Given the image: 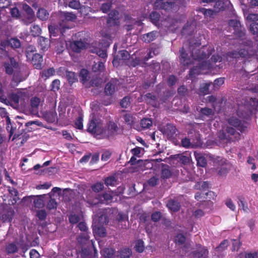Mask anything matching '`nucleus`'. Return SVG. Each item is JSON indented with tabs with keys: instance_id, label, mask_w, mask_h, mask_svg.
Here are the masks:
<instances>
[{
	"instance_id": "1",
	"label": "nucleus",
	"mask_w": 258,
	"mask_h": 258,
	"mask_svg": "<svg viewBox=\"0 0 258 258\" xmlns=\"http://www.w3.org/2000/svg\"><path fill=\"white\" fill-rule=\"evenodd\" d=\"M180 61L184 66L188 65L190 63H195V61H198L199 66H196V68L190 70L189 72V76L192 77L195 75L204 73L203 71L206 69L209 68V64L207 61H205V59L207 57V54L204 53L203 50H196L195 52L192 53V60L190 58L186 57V54L185 53L184 49L182 48L180 50Z\"/></svg>"
},
{
	"instance_id": "2",
	"label": "nucleus",
	"mask_w": 258,
	"mask_h": 258,
	"mask_svg": "<svg viewBox=\"0 0 258 258\" xmlns=\"http://www.w3.org/2000/svg\"><path fill=\"white\" fill-rule=\"evenodd\" d=\"M225 161L220 157L215 158L214 156L211 155V162H213L214 165H218L216 171L220 177H226L231 169V165Z\"/></svg>"
},
{
	"instance_id": "3",
	"label": "nucleus",
	"mask_w": 258,
	"mask_h": 258,
	"mask_svg": "<svg viewBox=\"0 0 258 258\" xmlns=\"http://www.w3.org/2000/svg\"><path fill=\"white\" fill-rule=\"evenodd\" d=\"M154 7L157 9H162L167 11L172 9L176 10L178 7V0H168L166 3H164L162 0H157L154 4Z\"/></svg>"
},
{
	"instance_id": "4",
	"label": "nucleus",
	"mask_w": 258,
	"mask_h": 258,
	"mask_svg": "<svg viewBox=\"0 0 258 258\" xmlns=\"http://www.w3.org/2000/svg\"><path fill=\"white\" fill-rule=\"evenodd\" d=\"M228 123L241 133L246 132L249 125V123L247 122L241 121L238 118L234 116H232L228 119Z\"/></svg>"
},
{
	"instance_id": "5",
	"label": "nucleus",
	"mask_w": 258,
	"mask_h": 258,
	"mask_svg": "<svg viewBox=\"0 0 258 258\" xmlns=\"http://www.w3.org/2000/svg\"><path fill=\"white\" fill-rule=\"evenodd\" d=\"M62 23L59 24V29L61 33L64 32L66 29H69L70 27L66 24L67 22L73 21L76 19V16L73 13L63 12L60 16Z\"/></svg>"
},
{
	"instance_id": "6",
	"label": "nucleus",
	"mask_w": 258,
	"mask_h": 258,
	"mask_svg": "<svg viewBox=\"0 0 258 258\" xmlns=\"http://www.w3.org/2000/svg\"><path fill=\"white\" fill-rule=\"evenodd\" d=\"M228 25L234 29V34L238 37H242L245 35V30L241 29V24L239 20L236 19L230 20Z\"/></svg>"
},
{
	"instance_id": "7",
	"label": "nucleus",
	"mask_w": 258,
	"mask_h": 258,
	"mask_svg": "<svg viewBox=\"0 0 258 258\" xmlns=\"http://www.w3.org/2000/svg\"><path fill=\"white\" fill-rule=\"evenodd\" d=\"M87 131L92 134H99L103 133L101 124L100 121L95 118L94 116L92 117V118L89 123Z\"/></svg>"
},
{
	"instance_id": "8",
	"label": "nucleus",
	"mask_w": 258,
	"mask_h": 258,
	"mask_svg": "<svg viewBox=\"0 0 258 258\" xmlns=\"http://www.w3.org/2000/svg\"><path fill=\"white\" fill-rule=\"evenodd\" d=\"M160 131L168 139H170L174 137L177 129L174 125L168 123L165 126L160 127Z\"/></svg>"
},
{
	"instance_id": "9",
	"label": "nucleus",
	"mask_w": 258,
	"mask_h": 258,
	"mask_svg": "<svg viewBox=\"0 0 258 258\" xmlns=\"http://www.w3.org/2000/svg\"><path fill=\"white\" fill-rule=\"evenodd\" d=\"M228 0H211V15H213L225 9V3Z\"/></svg>"
},
{
	"instance_id": "10",
	"label": "nucleus",
	"mask_w": 258,
	"mask_h": 258,
	"mask_svg": "<svg viewBox=\"0 0 258 258\" xmlns=\"http://www.w3.org/2000/svg\"><path fill=\"white\" fill-rule=\"evenodd\" d=\"M223 98H220L217 100V98L213 95H211V103L213 108V111L211 108V115L212 113H219L222 108L224 106V103Z\"/></svg>"
},
{
	"instance_id": "11",
	"label": "nucleus",
	"mask_w": 258,
	"mask_h": 258,
	"mask_svg": "<svg viewBox=\"0 0 258 258\" xmlns=\"http://www.w3.org/2000/svg\"><path fill=\"white\" fill-rule=\"evenodd\" d=\"M119 84L117 80H112L108 83L105 88V93L107 95H112L116 90L118 89L117 85Z\"/></svg>"
},
{
	"instance_id": "12",
	"label": "nucleus",
	"mask_w": 258,
	"mask_h": 258,
	"mask_svg": "<svg viewBox=\"0 0 258 258\" xmlns=\"http://www.w3.org/2000/svg\"><path fill=\"white\" fill-rule=\"evenodd\" d=\"M41 104V100L37 97H32L30 100L31 113L33 115L38 114V107Z\"/></svg>"
},
{
	"instance_id": "13",
	"label": "nucleus",
	"mask_w": 258,
	"mask_h": 258,
	"mask_svg": "<svg viewBox=\"0 0 258 258\" xmlns=\"http://www.w3.org/2000/svg\"><path fill=\"white\" fill-rule=\"evenodd\" d=\"M18 66V63L13 57L9 58V61L5 63L6 72L8 74H12L14 71V68H17Z\"/></svg>"
},
{
	"instance_id": "14",
	"label": "nucleus",
	"mask_w": 258,
	"mask_h": 258,
	"mask_svg": "<svg viewBox=\"0 0 258 258\" xmlns=\"http://www.w3.org/2000/svg\"><path fill=\"white\" fill-rule=\"evenodd\" d=\"M4 46H10L13 49L20 48L21 46L20 41L16 38H12L10 39L2 42Z\"/></svg>"
},
{
	"instance_id": "15",
	"label": "nucleus",
	"mask_w": 258,
	"mask_h": 258,
	"mask_svg": "<svg viewBox=\"0 0 258 258\" xmlns=\"http://www.w3.org/2000/svg\"><path fill=\"white\" fill-rule=\"evenodd\" d=\"M117 125L114 122H110L108 124L107 128L102 131L103 133L109 137L112 136L117 131Z\"/></svg>"
},
{
	"instance_id": "16",
	"label": "nucleus",
	"mask_w": 258,
	"mask_h": 258,
	"mask_svg": "<svg viewBox=\"0 0 258 258\" xmlns=\"http://www.w3.org/2000/svg\"><path fill=\"white\" fill-rule=\"evenodd\" d=\"M45 119L49 122L53 123L57 120V114L54 109L50 110L44 115Z\"/></svg>"
},
{
	"instance_id": "17",
	"label": "nucleus",
	"mask_w": 258,
	"mask_h": 258,
	"mask_svg": "<svg viewBox=\"0 0 258 258\" xmlns=\"http://www.w3.org/2000/svg\"><path fill=\"white\" fill-rule=\"evenodd\" d=\"M24 9L28 15V20H25L24 23L25 24L28 25L33 21L34 14L32 9L29 6L25 5Z\"/></svg>"
},
{
	"instance_id": "18",
	"label": "nucleus",
	"mask_w": 258,
	"mask_h": 258,
	"mask_svg": "<svg viewBox=\"0 0 258 258\" xmlns=\"http://www.w3.org/2000/svg\"><path fill=\"white\" fill-rule=\"evenodd\" d=\"M38 42L40 47V49L44 51L46 50L50 44V41L48 39L44 38V37H40L38 39Z\"/></svg>"
},
{
	"instance_id": "19",
	"label": "nucleus",
	"mask_w": 258,
	"mask_h": 258,
	"mask_svg": "<svg viewBox=\"0 0 258 258\" xmlns=\"http://www.w3.org/2000/svg\"><path fill=\"white\" fill-rule=\"evenodd\" d=\"M112 199V196L108 193H105L102 195H98L97 197L98 202H95L94 204L99 203H108L111 202Z\"/></svg>"
},
{
	"instance_id": "20",
	"label": "nucleus",
	"mask_w": 258,
	"mask_h": 258,
	"mask_svg": "<svg viewBox=\"0 0 258 258\" xmlns=\"http://www.w3.org/2000/svg\"><path fill=\"white\" fill-rule=\"evenodd\" d=\"M32 60L35 68L37 69H41V62H42V57L40 54L38 53L34 54Z\"/></svg>"
},
{
	"instance_id": "21",
	"label": "nucleus",
	"mask_w": 258,
	"mask_h": 258,
	"mask_svg": "<svg viewBox=\"0 0 258 258\" xmlns=\"http://www.w3.org/2000/svg\"><path fill=\"white\" fill-rule=\"evenodd\" d=\"M132 254V251L129 248H123L117 252V256L120 258H128Z\"/></svg>"
},
{
	"instance_id": "22",
	"label": "nucleus",
	"mask_w": 258,
	"mask_h": 258,
	"mask_svg": "<svg viewBox=\"0 0 258 258\" xmlns=\"http://www.w3.org/2000/svg\"><path fill=\"white\" fill-rule=\"evenodd\" d=\"M19 98L20 100V103L23 105L25 103V100H27L29 98V94L25 89H22L17 92Z\"/></svg>"
},
{
	"instance_id": "23",
	"label": "nucleus",
	"mask_w": 258,
	"mask_h": 258,
	"mask_svg": "<svg viewBox=\"0 0 258 258\" xmlns=\"http://www.w3.org/2000/svg\"><path fill=\"white\" fill-rule=\"evenodd\" d=\"M71 47L74 51L79 52L86 47V44L82 41H77L71 45Z\"/></svg>"
},
{
	"instance_id": "24",
	"label": "nucleus",
	"mask_w": 258,
	"mask_h": 258,
	"mask_svg": "<svg viewBox=\"0 0 258 258\" xmlns=\"http://www.w3.org/2000/svg\"><path fill=\"white\" fill-rule=\"evenodd\" d=\"M167 207L173 212L178 211L180 208V204L174 200H170L167 204Z\"/></svg>"
},
{
	"instance_id": "25",
	"label": "nucleus",
	"mask_w": 258,
	"mask_h": 258,
	"mask_svg": "<svg viewBox=\"0 0 258 258\" xmlns=\"http://www.w3.org/2000/svg\"><path fill=\"white\" fill-rule=\"evenodd\" d=\"M157 34L156 31H152L144 35L143 39L145 42L149 43L155 39Z\"/></svg>"
},
{
	"instance_id": "26",
	"label": "nucleus",
	"mask_w": 258,
	"mask_h": 258,
	"mask_svg": "<svg viewBox=\"0 0 258 258\" xmlns=\"http://www.w3.org/2000/svg\"><path fill=\"white\" fill-rule=\"evenodd\" d=\"M195 155L197 161L198 165L201 167H205L207 164L205 158L200 154L197 153L196 152H195Z\"/></svg>"
},
{
	"instance_id": "27",
	"label": "nucleus",
	"mask_w": 258,
	"mask_h": 258,
	"mask_svg": "<svg viewBox=\"0 0 258 258\" xmlns=\"http://www.w3.org/2000/svg\"><path fill=\"white\" fill-rule=\"evenodd\" d=\"M37 15L40 20H46L48 18L49 14L46 10L41 8L38 10Z\"/></svg>"
},
{
	"instance_id": "28",
	"label": "nucleus",
	"mask_w": 258,
	"mask_h": 258,
	"mask_svg": "<svg viewBox=\"0 0 258 258\" xmlns=\"http://www.w3.org/2000/svg\"><path fill=\"white\" fill-rule=\"evenodd\" d=\"M93 231L95 234L100 237H104L106 234L105 228L101 226H95L93 228Z\"/></svg>"
},
{
	"instance_id": "29",
	"label": "nucleus",
	"mask_w": 258,
	"mask_h": 258,
	"mask_svg": "<svg viewBox=\"0 0 258 258\" xmlns=\"http://www.w3.org/2000/svg\"><path fill=\"white\" fill-rule=\"evenodd\" d=\"M44 196H37V198L34 201V205L36 208H41L44 205Z\"/></svg>"
},
{
	"instance_id": "30",
	"label": "nucleus",
	"mask_w": 258,
	"mask_h": 258,
	"mask_svg": "<svg viewBox=\"0 0 258 258\" xmlns=\"http://www.w3.org/2000/svg\"><path fill=\"white\" fill-rule=\"evenodd\" d=\"M226 131L228 134L232 136H235V140H239L240 138V134L237 133L235 129L231 126H227Z\"/></svg>"
},
{
	"instance_id": "31",
	"label": "nucleus",
	"mask_w": 258,
	"mask_h": 258,
	"mask_svg": "<svg viewBox=\"0 0 258 258\" xmlns=\"http://www.w3.org/2000/svg\"><path fill=\"white\" fill-rule=\"evenodd\" d=\"M172 173L170 170L167 166L163 168L161 171V177L163 179L169 178L171 176Z\"/></svg>"
},
{
	"instance_id": "32",
	"label": "nucleus",
	"mask_w": 258,
	"mask_h": 258,
	"mask_svg": "<svg viewBox=\"0 0 258 258\" xmlns=\"http://www.w3.org/2000/svg\"><path fill=\"white\" fill-rule=\"evenodd\" d=\"M83 218V215L80 214H72L69 217V221L71 223L76 224L80 221Z\"/></svg>"
},
{
	"instance_id": "33",
	"label": "nucleus",
	"mask_w": 258,
	"mask_h": 258,
	"mask_svg": "<svg viewBox=\"0 0 258 258\" xmlns=\"http://www.w3.org/2000/svg\"><path fill=\"white\" fill-rule=\"evenodd\" d=\"M123 118L125 123L130 126H132L135 123V117L131 114H125Z\"/></svg>"
},
{
	"instance_id": "34",
	"label": "nucleus",
	"mask_w": 258,
	"mask_h": 258,
	"mask_svg": "<svg viewBox=\"0 0 258 258\" xmlns=\"http://www.w3.org/2000/svg\"><path fill=\"white\" fill-rule=\"evenodd\" d=\"M229 245V242L227 239L223 240L219 246L216 247L215 250L217 252H221L227 248Z\"/></svg>"
},
{
	"instance_id": "35",
	"label": "nucleus",
	"mask_w": 258,
	"mask_h": 258,
	"mask_svg": "<svg viewBox=\"0 0 258 258\" xmlns=\"http://www.w3.org/2000/svg\"><path fill=\"white\" fill-rule=\"evenodd\" d=\"M209 85L206 83H203L201 85L199 94L200 95H205L209 93Z\"/></svg>"
},
{
	"instance_id": "36",
	"label": "nucleus",
	"mask_w": 258,
	"mask_h": 258,
	"mask_svg": "<svg viewBox=\"0 0 258 258\" xmlns=\"http://www.w3.org/2000/svg\"><path fill=\"white\" fill-rule=\"evenodd\" d=\"M30 32L33 36H37L41 34V30L38 25H33L31 28Z\"/></svg>"
},
{
	"instance_id": "37",
	"label": "nucleus",
	"mask_w": 258,
	"mask_h": 258,
	"mask_svg": "<svg viewBox=\"0 0 258 258\" xmlns=\"http://www.w3.org/2000/svg\"><path fill=\"white\" fill-rule=\"evenodd\" d=\"M238 199L239 201V206L242 207L244 211L247 212L248 210V208L246 202L245 201V198L243 197H239Z\"/></svg>"
},
{
	"instance_id": "38",
	"label": "nucleus",
	"mask_w": 258,
	"mask_h": 258,
	"mask_svg": "<svg viewBox=\"0 0 258 258\" xmlns=\"http://www.w3.org/2000/svg\"><path fill=\"white\" fill-rule=\"evenodd\" d=\"M152 125V121L149 118H143L141 121V125L143 128H148Z\"/></svg>"
},
{
	"instance_id": "39",
	"label": "nucleus",
	"mask_w": 258,
	"mask_h": 258,
	"mask_svg": "<svg viewBox=\"0 0 258 258\" xmlns=\"http://www.w3.org/2000/svg\"><path fill=\"white\" fill-rule=\"evenodd\" d=\"M55 73V70L53 68H49L46 70H45L42 73V77H45L46 79L49 78L54 75Z\"/></svg>"
},
{
	"instance_id": "40",
	"label": "nucleus",
	"mask_w": 258,
	"mask_h": 258,
	"mask_svg": "<svg viewBox=\"0 0 258 258\" xmlns=\"http://www.w3.org/2000/svg\"><path fill=\"white\" fill-rule=\"evenodd\" d=\"M18 247L14 243H9L6 246V251L8 253H13L17 252Z\"/></svg>"
},
{
	"instance_id": "41",
	"label": "nucleus",
	"mask_w": 258,
	"mask_h": 258,
	"mask_svg": "<svg viewBox=\"0 0 258 258\" xmlns=\"http://www.w3.org/2000/svg\"><path fill=\"white\" fill-rule=\"evenodd\" d=\"M224 78H219L215 80L213 83V89L217 90L219 88V87L224 84Z\"/></svg>"
},
{
	"instance_id": "42",
	"label": "nucleus",
	"mask_w": 258,
	"mask_h": 258,
	"mask_svg": "<svg viewBox=\"0 0 258 258\" xmlns=\"http://www.w3.org/2000/svg\"><path fill=\"white\" fill-rule=\"evenodd\" d=\"M181 144L183 147L186 148H195L197 146V145L191 143L190 140L186 138H185L181 140Z\"/></svg>"
},
{
	"instance_id": "43",
	"label": "nucleus",
	"mask_w": 258,
	"mask_h": 258,
	"mask_svg": "<svg viewBox=\"0 0 258 258\" xmlns=\"http://www.w3.org/2000/svg\"><path fill=\"white\" fill-rule=\"evenodd\" d=\"M66 77L70 84L73 83L77 80L75 73L72 72H67Z\"/></svg>"
},
{
	"instance_id": "44",
	"label": "nucleus",
	"mask_w": 258,
	"mask_h": 258,
	"mask_svg": "<svg viewBox=\"0 0 258 258\" xmlns=\"http://www.w3.org/2000/svg\"><path fill=\"white\" fill-rule=\"evenodd\" d=\"M13 213L12 212H8L6 214L3 215L1 217V220L3 222H11L13 217Z\"/></svg>"
},
{
	"instance_id": "45",
	"label": "nucleus",
	"mask_w": 258,
	"mask_h": 258,
	"mask_svg": "<svg viewBox=\"0 0 258 258\" xmlns=\"http://www.w3.org/2000/svg\"><path fill=\"white\" fill-rule=\"evenodd\" d=\"M249 31L253 35H258V23L252 22L250 25Z\"/></svg>"
},
{
	"instance_id": "46",
	"label": "nucleus",
	"mask_w": 258,
	"mask_h": 258,
	"mask_svg": "<svg viewBox=\"0 0 258 258\" xmlns=\"http://www.w3.org/2000/svg\"><path fill=\"white\" fill-rule=\"evenodd\" d=\"M150 17L152 22L156 25H157L159 20L160 15L156 12H153L150 14Z\"/></svg>"
},
{
	"instance_id": "47",
	"label": "nucleus",
	"mask_w": 258,
	"mask_h": 258,
	"mask_svg": "<svg viewBox=\"0 0 258 258\" xmlns=\"http://www.w3.org/2000/svg\"><path fill=\"white\" fill-rule=\"evenodd\" d=\"M118 57L119 59L126 60L130 57V54L126 50H121L119 52Z\"/></svg>"
},
{
	"instance_id": "48",
	"label": "nucleus",
	"mask_w": 258,
	"mask_h": 258,
	"mask_svg": "<svg viewBox=\"0 0 258 258\" xmlns=\"http://www.w3.org/2000/svg\"><path fill=\"white\" fill-rule=\"evenodd\" d=\"M104 69V63L102 62L98 61L96 62L92 68V70L94 72L101 71Z\"/></svg>"
},
{
	"instance_id": "49",
	"label": "nucleus",
	"mask_w": 258,
	"mask_h": 258,
	"mask_svg": "<svg viewBox=\"0 0 258 258\" xmlns=\"http://www.w3.org/2000/svg\"><path fill=\"white\" fill-rule=\"evenodd\" d=\"M135 249L139 252H142L144 249V242L142 240H138L136 243Z\"/></svg>"
},
{
	"instance_id": "50",
	"label": "nucleus",
	"mask_w": 258,
	"mask_h": 258,
	"mask_svg": "<svg viewBox=\"0 0 258 258\" xmlns=\"http://www.w3.org/2000/svg\"><path fill=\"white\" fill-rule=\"evenodd\" d=\"M103 187V184L101 182H97L92 186V190L95 192H98L102 190Z\"/></svg>"
},
{
	"instance_id": "51",
	"label": "nucleus",
	"mask_w": 258,
	"mask_h": 258,
	"mask_svg": "<svg viewBox=\"0 0 258 258\" xmlns=\"http://www.w3.org/2000/svg\"><path fill=\"white\" fill-rule=\"evenodd\" d=\"M69 6L74 9L79 10L81 9V4L79 1L73 0L70 2Z\"/></svg>"
},
{
	"instance_id": "52",
	"label": "nucleus",
	"mask_w": 258,
	"mask_h": 258,
	"mask_svg": "<svg viewBox=\"0 0 258 258\" xmlns=\"http://www.w3.org/2000/svg\"><path fill=\"white\" fill-rule=\"evenodd\" d=\"M116 179L114 176H110L105 180V183L107 186H113L115 184Z\"/></svg>"
},
{
	"instance_id": "53",
	"label": "nucleus",
	"mask_w": 258,
	"mask_h": 258,
	"mask_svg": "<svg viewBox=\"0 0 258 258\" xmlns=\"http://www.w3.org/2000/svg\"><path fill=\"white\" fill-rule=\"evenodd\" d=\"M117 254L114 255V250L111 248H107L105 250V255L106 258H115L117 256Z\"/></svg>"
},
{
	"instance_id": "54",
	"label": "nucleus",
	"mask_w": 258,
	"mask_h": 258,
	"mask_svg": "<svg viewBox=\"0 0 258 258\" xmlns=\"http://www.w3.org/2000/svg\"><path fill=\"white\" fill-rule=\"evenodd\" d=\"M9 9L13 17L18 18L20 16V12L17 8L14 7L10 8Z\"/></svg>"
},
{
	"instance_id": "55",
	"label": "nucleus",
	"mask_w": 258,
	"mask_h": 258,
	"mask_svg": "<svg viewBox=\"0 0 258 258\" xmlns=\"http://www.w3.org/2000/svg\"><path fill=\"white\" fill-rule=\"evenodd\" d=\"M75 127L79 130L83 129V118L82 116L78 117L75 122Z\"/></svg>"
},
{
	"instance_id": "56",
	"label": "nucleus",
	"mask_w": 258,
	"mask_h": 258,
	"mask_svg": "<svg viewBox=\"0 0 258 258\" xmlns=\"http://www.w3.org/2000/svg\"><path fill=\"white\" fill-rule=\"evenodd\" d=\"M10 98L11 101L16 105V106L20 103V100L19 98V96L18 93H12L10 95Z\"/></svg>"
},
{
	"instance_id": "57",
	"label": "nucleus",
	"mask_w": 258,
	"mask_h": 258,
	"mask_svg": "<svg viewBox=\"0 0 258 258\" xmlns=\"http://www.w3.org/2000/svg\"><path fill=\"white\" fill-rule=\"evenodd\" d=\"M225 205L232 211H234L236 209L235 205L231 199H228L226 200Z\"/></svg>"
},
{
	"instance_id": "58",
	"label": "nucleus",
	"mask_w": 258,
	"mask_h": 258,
	"mask_svg": "<svg viewBox=\"0 0 258 258\" xmlns=\"http://www.w3.org/2000/svg\"><path fill=\"white\" fill-rule=\"evenodd\" d=\"M185 240V237L181 234H179L175 237V241L176 243H178L181 244L184 242Z\"/></svg>"
},
{
	"instance_id": "59",
	"label": "nucleus",
	"mask_w": 258,
	"mask_h": 258,
	"mask_svg": "<svg viewBox=\"0 0 258 258\" xmlns=\"http://www.w3.org/2000/svg\"><path fill=\"white\" fill-rule=\"evenodd\" d=\"M60 81L58 80H54L51 84V90L53 91H56L59 89Z\"/></svg>"
},
{
	"instance_id": "60",
	"label": "nucleus",
	"mask_w": 258,
	"mask_h": 258,
	"mask_svg": "<svg viewBox=\"0 0 258 258\" xmlns=\"http://www.w3.org/2000/svg\"><path fill=\"white\" fill-rule=\"evenodd\" d=\"M228 58H238V52L236 50L228 52L226 54Z\"/></svg>"
},
{
	"instance_id": "61",
	"label": "nucleus",
	"mask_w": 258,
	"mask_h": 258,
	"mask_svg": "<svg viewBox=\"0 0 258 258\" xmlns=\"http://www.w3.org/2000/svg\"><path fill=\"white\" fill-rule=\"evenodd\" d=\"M57 207V203L55 200L51 199L47 205V208L49 210L56 208Z\"/></svg>"
},
{
	"instance_id": "62",
	"label": "nucleus",
	"mask_w": 258,
	"mask_h": 258,
	"mask_svg": "<svg viewBox=\"0 0 258 258\" xmlns=\"http://www.w3.org/2000/svg\"><path fill=\"white\" fill-rule=\"evenodd\" d=\"M111 2H107L102 4L101 9L103 13H107L110 10L111 6Z\"/></svg>"
},
{
	"instance_id": "63",
	"label": "nucleus",
	"mask_w": 258,
	"mask_h": 258,
	"mask_svg": "<svg viewBox=\"0 0 258 258\" xmlns=\"http://www.w3.org/2000/svg\"><path fill=\"white\" fill-rule=\"evenodd\" d=\"M247 20L252 22H256L258 20V14H249L247 16Z\"/></svg>"
},
{
	"instance_id": "64",
	"label": "nucleus",
	"mask_w": 258,
	"mask_h": 258,
	"mask_svg": "<svg viewBox=\"0 0 258 258\" xmlns=\"http://www.w3.org/2000/svg\"><path fill=\"white\" fill-rule=\"evenodd\" d=\"M130 104V98L124 97L120 102V105L122 107L126 108Z\"/></svg>"
}]
</instances>
